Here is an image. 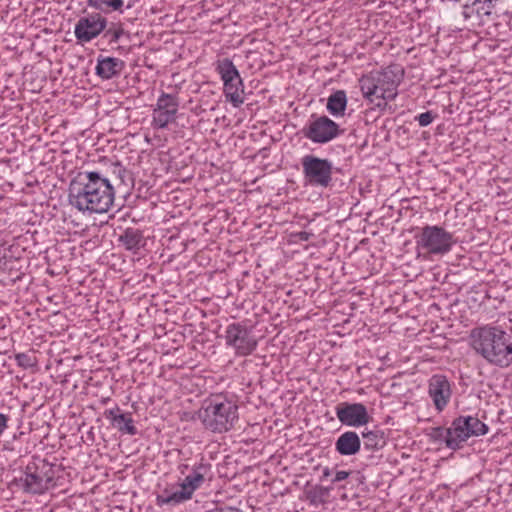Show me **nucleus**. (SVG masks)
Segmentation results:
<instances>
[{
	"instance_id": "obj_1",
	"label": "nucleus",
	"mask_w": 512,
	"mask_h": 512,
	"mask_svg": "<svg viewBox=\"0 0 512 512\" xmlns=\"http://www.w3.org/2000/svg\"><path fill=\"white\" fill-rule=\"evenodd\" d=\"M133 187V173L120 162H113L105 170L79 172L69 184L68 202L83 214H103L112 207L117 194L125 198Z\"/></svg>"
},
{
	"instance_id": "obj_2",
	"label": "nucleus",
	"mask_w": 512,
	"mask_h": 512,
	"mask_svg": "<svg viewBox=\"0 0 512 512\" xmlns=\"http://www.w3.org/2000/svg\"><path fill=\"white\" fill-rule=\"evenodd\" d=\"M472 347L489 364L507 367L512 363V342L498 326H483L472 331Z\"/></svg>"
},
{
	"instance_id": "obj_3",
	"label": "nucleus",
	"mask_w": 512,
	"mask_h": 512,
	"mask_svg": "<svg viewBox=\"0 0 512 512\" xmlns=\"http://www.w3.org/2000/svg\"><path fill=\"white\" fill-rule=\"evenodd\" d=\"M404 79V69L399 64H391L381 71H372L359 79L363 97L370 102L374 99L394 100L397 88Z\"/></svg>"
},
{
	"instance_id": "obj_4",
	"label": "nucleus",
	"mask_w": 512,
	"mask_h": 512,
	"mask_svg": "<svg viewBox=\"0 0 512 512\" xmlns=\"http://www.w3.org/2000/svg\"><path fill=\"white\" fill-rule=\"evenodd\" d=\"M198 418L212 432H227L238 420V406L222 395H215L204 400L198 411Z\"/></svg>"
},
{
	"instance_id": "obj_5",
	"label": "nucleus",
	"mask_w": 512,
	"mask_h": 512,
	"mask_svg": "<svg viewBox=\"0 0 512 512\" xmlns=\"http://www.w3.org/2000/svg\"><path fill=\"white\" fill-rule=\"evenodd\" d=\"M213 479L212 465L202 458L199 463L192 466L190 473L179 485L180 489L165 488L156 497L158 506H175L190 500L194 492L199 489L205 481Z\"/></svg>"
},
{
	"instance_id": "obj_6",
	"label": "nucleus",
	"mask_w": 512,
	"mask_h": 512,
	"mask_svg": "<svg viewBox=\"0 0 512 512\" xmlns=\"http://www.w3.org/2000/svg\"><path fill=\"white\" fill-rule=\"evenodd\" d=\"M418 254L445 255L456 244L454 234L438 225H426L414 236Z\"/></svg>"
},
{
	"instance_id": "obj_7",
	"label": "nucleus",
	"mask_w": 512,
	"mask_h": 512,
	"mask_svg": "<svg viewBox=\"0 0 512 512\" xmlns=\"http://www.w3.org/2000/svg\"><path fill=\"white\" fill-rule=\"evenodd\" d=\"M305 185L316 188H328L333 183V163L327 158L307 154L301 158Z\"/></svg>"
},
{
	"instance_id": "obj_8",
	"label": "nucleus",
	"mask_w": 512,
	"mask_h": 512,
	"mask_svg": "<svg viewBox=\"0 0 512 512\" xmlns=\"http://www.w3.org/2000/svg\"><path fill=\"white\" fill-rule=\"evenodd\" d=\"M215 70L223 81V90L226 100L229 101L233 107H240L244 103V84L232 60L229 58L218 60Z\"/></svg>"
},
{
	"instance_id": "obj_9",
	"label": "nucleus",
	"mask_w": 512,
	"mask_h": 512,
	"mask_svg": "<svg viewBox=\"0 0 512 512\" xmlns=\"http://www.w3.org/2000/svg\"><path fill=\"white\" fill-rule=\"evenodd\" d=\"M301 133L312 143L327 144L342 135L344 130L327 115L313 113Z\"/></svg>"
},
{
	"instance_id": "obj_10",
	"label": "nucleus",
	"mask_w": 512,
	"mask_h": 512,
	"mask_svg": "<svg viewBox=\"0 0 512 512\" xmlns=\"http://www.w3.org/2000/svg\"><path fill=\"white\" fill-rule=\"evenodd\" d=\"M225 341L239 356H248L257 348V340L243 322H234L226 327Z\"/></svg>"
},
{
	"instance_id": "obj_11",
	"label": "nucleus",
	"mask_w": 512,
	"mask_h": 512,
	"mask_svg": "<svg viewBox=\"0 0 512 512\" xmlns=\"http://www.w3.org/2000/svg\"><path fill=\"white\" fill-rule=\"evenodd\" d=\"M108 25L106 17L100 12L87 13L81 16L74 27V35L78 43L84 44L97 38Z\"/></svg>"
},
{
	"instance_id": "obj_12",
	"label": "nucleus",
	"mask_w": 512,
	"mask_h": 512,
	"mask_svg": "<svg viewBox=\"0 0 512 512\" xmlns=\"http://www.w3.org/2000/svg\"><path fill=\"white\" fill-rule=\"evenodd\" d=\"M452 424L458 449H461L469 438L484 436L489 431L488 425L473 415H459L453 419Z\"/></svg>"
},
{
	"instance_id": "obj_13",
	"label": "nucleus",
	"mask_w": 512,
	"mask_h": 512,
	"mask_svg": "<svg viewBox=\"0 0 512 512\" xmlns=\"http://www.w3.org/2000/svg\"><path fill=\"white\" fill-rule=\"evenodd\" d=\"M179 107L178 98L175 95L162 93L157 99L156 107L153 109L152 126L157 129H164L176 121Z\"/></svg>"
},
{
	"instance_id": "obj_14",
	"label": "nucleus",
	"mask_w": 512,
	"mask_h": 512,
	"mask_svg": "<svg viewBox=\"0 0 512 512\" xmlns=\"http://www.w3.org/2000/svg\"><path fill=\"white\" fill-rule=\"evenodd\" d=\"M335 413L341 424L348 427H360L368 424L371 416L362 403L341 402L335 407Z\"/></svg>"
},
{
	"instance_id": "obj_15",
	"label": "nucleus",
	"mask_w": 512,
	"mask_h": 512,
	"mask_svg": "<svg viewBox=\"0 0 512 512\" xmlns=\"http://www.w3.org/2000/svg\"><path fill=\"white\" fill-rule=\"evenodd\" d=\"M428 393L432 398L437 411L441 412L448 405L452 390L448 378L442 374H435L429 380Z\"/></svg>"
},
{
	"instance_id": "obj_16",
	"label": "nucleus",
	"mask_w": 512,
	"mask_h": 512,
	"mask_svg": "<svg viewBox=\"0 0 512 512\" xmlns=\"http://www.w3.org/2000/svg\"><path fill=\"white\" fill-rule=\"evenodd\" d=\"M24 475L23 489L25 492L41 495L48 491L45 479L40 473V466L37 458H34L26 465ZM20 480H22V478Z\"/></svg>"
},
{
	"instance_id": "obj_17",
	"label": "nucleus",
	"mask_w": 512,
	"mask_h": 512,
	"mask_svg": "<svg viewBox=\"0 0 512 512\" xmlns=\"http://www.w3.org/2000/svg\"><path fill=\"white\" fill-rule=\"evenodd\" d=\"M104 417L108 419L111 425L122 434H128L131 436L138 434V430L134 425L131 413H123L119 406L105 410Z\"/></svg>"
},
{
	"instance_id": "obj_18",
	"label": "nucleus",
	"mask_w": 512,
	"mask_h": 512,
	"mask_svg": "<svg viewBox=\"0 0 512 512\" xmlns=\"http://www.w3.org/2000/svg\"><path fill=\"white\" fill-rule=\"evenodd\" d=\"M125 68V62L115 57L97 58V65L95 67V74L103 80H110L118 77Z\"/></svg>"
},
{
	"instance_id": "obj_19",
	"label": "nucleus",
	"mask_w": 512,
	"mask_h": 512,
	"mask_svg": "<svg viewBox=\"0 0 512 512\" xmlns=\"http://www.w3.org/2000/svg\"><path fill=\"white\" fill-rule=\"evenodd\" d=\"M361 439L355 431H345L335 441V451L341 456H353L361 450Z\"/></svg>"
},
{
	"instance_id": "obj_20",
	"label": "nucleus",
	"mask_w": 512,
	"mask_h": 512,
	"mask_svg": "<svg viewBox=\"0 0 512 512\" xmlns=\"http://www.w3.org/2000/svg\"><path fill=\"white\" fill-rule=\"evenodd\" d=\"M126 250L137 253L145 245V238L141 230L136 228H126L118 237Z\"/></svg>"
},
{
	"instance_id": "obj_21",
	"label": "nucleus",
	"mask_w": 512,
	"mask_h": 512,
	"mask_svg": "<svg viewBox=\"0 0 512 512\" xmlns=\"http://www.w3.org/2000/svg\"><path fill=\"white\" fill-rule=\"evenodd\" d=\"M347 108V95L344 90H336L327 98L326 109L333 117H343Z\"/></svg>"
},
{
	"instance_id": "obj_22",
	"label": "nucleus",
	"mask_w": 512,
	"mask_h": 512,
	"mask_svg": "<svg viewBox=\"0 0 512 512\" xmlns=\"http://www.w3.org/2000/svg\"><path fill=\"white\" fill-rule=\"evenodd\" d=\"M431 436L435 441L445 443L447 448L451 450H459L457 440H455L452 423L448 428L441 426L433 428Z\"/></svg>"
},
{
	"instance_id": "obj_23",
	"label": "nucleus",
	"mask_w": 512,
	"mask_h": 512,
	"mask_svg": "<svg viewBox=\"0 0 512 512\" xmlns=\"http://www.w3.org/2000/svg\"><path fill=\"white\" fill-rule=\"evenodd\" d=\"M364 449L377 451L382 449L385 444L384 433L380 430H370L362 432Z\"/></svg>"
},
{
	"instance_id": "obj_24",
	"label": "nucleus",
	"mask_w": 512,
	"mask_h": 512,
	"mask_svg": "<svg viewBox=\"0 0 512 512\" xmlns=\"http://www.w3.org/2000/svg\"><path fill=\"white\" fill-rule=\"evenodd\" d=\"M87 5L103 13L122 12L123 0H87Z\"/></svg>"
},
{
	"instance_id": "obj_25",
	"label": "nucleus",
	"mask_w": 512,
	"mask_h": 512,
	"mask_svg": "<svg viewBox=\"0 0 512 512\" xmlns=\"http://www.w3.org/2000/svg\"><path fill=\"white\" fill-rule=\"evenodd\" d=\"M40 466V473L45 479L48 490L56 485L55 476L57 465L48 462L46 459L37 458Z\"/></svg>"
},
{
	"instance_id": "obj_26",
	"label": "nucleus",
	"mask_w": 512,
	"mask_h": 512,
	"mask_svg": "<svg viewBox=\"0 0 512 512\" xmlns=\"http://www.w3.org/2000/svg\"><path fill=\"white\" fill-rule=\"evenodd\" d=\"M497 0H480L476 7V17L481 21L484 16H490Z\"/></svg>"
},
{
	"instance_id": "obj_27",
	"label": "nucleus",
	"mask_w": 512,
	"mask_h": 512,
	"mask_svg": "<svg viewBox=\"0 0 512 512\" xmlns=\"http://www.w3.org/2000/svg\"><path fill=\"white\" fill-rule=\"evenodd\" d=\"M104 37L109 38V43H116L119 41L125 31L121 25L111 24L109 28H105Z\"/></svg>"
},
{
	"instance_id": "obj_28",
	"label": "nucleus",
	"mask_w": 512,
	"mask_h": 512,
	"mask_svg": "<svg viewBox=\"0 0 512 512\" xmlns=\"http://www.w3.org/2000/svg\"><path fill=\"white\" fill-rule=\"evenodd\" d=\"M17 365L29 369L36 365V358L27 353H18L15 355Z\"/></svg>"
},
{
	"instance_id": "obj_29",
	"label": "nucleus",
	"mask_w": 512,
	"mask_h": 512,
	"mask_svg": "<svg viewBox=\"0 0 512 512\" xmlns=\"http://www.w3.org/2000/svg\"><path fill=\"white\" fill-rule=\"evenodd\" d=\"M436 115L432 111H426L415 117L421 127L430 125L435 119Z\"/></svg>"
},
{
	"instance_id": "obj_30",
	"label": "nucleus",
	"mask_w": 512,
	"mask_h": 512,
	"mask_svg": "<svg viewBox=\"0 0 512 512\" xmlns=\"http://www.w3.org/2000/svg\"><path fill=\"white\" fill-rule=\"evenodd\" d=\"M205 512H243L240 508L233 506H217Z\"/></svg>"
},
{
	"instance_id": "obj_31",
	"label": "nucleus",
	"mask_w": 512,
	"mask_h": 512,
	"mask_svg": "<svg viewBox=\"0 0 512 512\" xmlns=\"http://www.w3.org/2000/svg\"><path fill=\"white\" fill-rule=\"evenodd\" d=\"M350 473L351 472L344 471V470L336 471L334 478L332 479V482L337 483V482L343 481L350 475Z\"/></svg>"
},
{
	"instance_id": "obj_32",
	"label": "nucleus",
	"mask_w": 512,
	"mask_h": 512,
	"mask_svg": "<svg viewBox=\"0 0 512 512\" xmlns=\"http://www.w3.org/2000/svg\"><path fill=\"white\" fill-rule=\"evenodd\" d=\"M462 15L465 20L471 19L474 15L476 16L475 6H468L467 8H463Z\"/></svg>"
},
{
	"instance_id": "obj_33",
	"label": "nucleus",
	"mask_w": 512,
	"mask_h": 512,
	"mask_svg": "<svg viewBox=\"0 0 512 512\" xmlns=\"http://www.w3.org/2000/svg\"><path fill=\"white\" fill-rule=\"evenodd\" d=\"M312 236H313V233L307 232V231H300L299 233H297V238L300 241H308V240H310V238Z\"/></svg>"
},
{
	"instance_id": "obj_34",
	"label": "nucleus",
	"mask_w": 512,
	"mask_h": 512,
	"mask_svg": "<svg viewBox=\"0 0 512 512\" xmlns=\"http://www.w3.org/2000/svg\"><path fill=\"white\" fill-rule=\"evenodd\" d=\"M7 422H8V416L3 413H0V435L3 433V431L7 427Z\"/></svg>"
},
{
	"instance_id": "obj_35",
	"label": "nucleus",
	"mask_w": 512,
	"mask_h": 512,
	"mask_svg": "<svg viewBox=\"0 0 512 512\" xmlns=\"http://www.w3.org/2000/svg\"><path fill=\"white\" fill-rule=\"evenodd\" d=\"M331 474H332L331 470L328 467L323 469V477L324 478L329 477Z\"/></svg>"
}]
</instances>
